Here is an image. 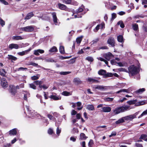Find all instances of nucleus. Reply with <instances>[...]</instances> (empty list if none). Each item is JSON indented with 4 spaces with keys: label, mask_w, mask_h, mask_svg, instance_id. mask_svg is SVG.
<instances>
[{
    "label": "nucleus",
    "mask_w": 147,
    "mask_h": 147,
    "mask_svg": "<svg viewBox=\"0 0 147 147\" xmlns=\"http://www.w3.org/2000/svg\"><path fill=\"white\" fill-rule=\"evenodd\" d=\"M128 72L132 75L134 76L138 73V69L134 65H131L128 68Z\"/></svg>",
    "instance_id": "f257e3e1"
},
{
    "label": "nucleus",
    "mask_w": 147,
    "mask_h": 147,
    "mask_svg": "<svg viewBox=\"0 0 147 147\" xmlns=\"http://www.w3.org/2000/svg\"><path fill=\"white\" fill-rule=\"evenodd\" d=\"M9 91L12 95H15L17 92L15 86L13 85H10L9 87Z\"/></svg>",
    "instance_id": "f03ea898"
},
{
    "label": "nucleus",
    "mask_w": 147,
    "mask_h": 147,
    "mask_svg": "<svg viewBox=\"0 0 147 147\" xmlns=\"http://www.w3.org/2000/svg\"><path fill=\"white\" fill-rule=\"evenodd\" d=\"M21 29L22 31L28 32H32L34 30V27L31 26L22 28Z\"/></svg>",
    "instance_id": "7ed1b4c3"
},
{
    "label": "nucleus",
    "mask_w": 147,
    "mask_h": 147,
    "mask_svg": "<svg viewBox=\"0 0 147 147\" xmlns=\"http://www.w3.org/2000/svg\"><path fill=\"white\" fill-rule=\"evenodd\" d=\"M138 113L137 112L135 113L133 115L125 117H124L123 118L124 120H132L133 119L136 118V116L137 115Z\"/></svg>",
    "instance_id": "20e7f679"
},
{
    "label": "nucleus",
    "mask_w": 147,
    "mask_h": 147,
    "mask_svg": "<svg viewBox=\"0 0 147 147\" xmlns=\"http://www.w3.org/2000/svg\"><path fill=\"white\" fill-rule=\"evenodd\" d=\"M1 85L4 88H6L8 86V84L5 78H2L1 81Z\"/></svg>",
    "instance_id": "39448f33"
},
{
    "label": "nucleus",
    "mask_w": 147,
    "mask_h": 147,
    "mask_svg": "<svg viewBox=\"0 0 147 147\" xmlns=\"http://www.w3.org/2000/svg\"><path fill=\"white\" fill-rule=\"evenodd\" d=\"M107 42L112 47L115 46V41L114 38L113 37H109L107 40Z\"/></svg>",
    "instance_id": "423d86ee"
},
{
    "label": "nucleus",
    "mask_w": 147,
    "mask_h": 147,
    "mask_svg": "<svg viewBox=\"0 0 147 147\" xmlns=\"http://www.w3.org/2000/svg\"><path fill=\"white\" fill-rule=\"evenodd\" d=\"M104 57L108 61L114 57L113 54L110 52H109L104 55Z\"/></svg>",
    "instance_id": "0eeeda50"
},
{
    "label": "nucleus",
    "mask_w": 147,
    "mask_h": 147,
    "mask_svg": "<svg viewBox=\"0 0 147 147\" xmlns=\"http://www.w3.org/2000/svg\"><path fill=\"white\" fill-rule=\"evenodd\" d=\"M94 88L95 89H98L101 90H105L107 89L106 86L99 85H95Z\"/></svg>",
    "instance_id": "6e6552de"
},
{
    "label": "nucleus",
    "mask_w": 147,
    "mask_h": 147,
    "mask_svg": "<svg viewBox=\"0 0 147 147\" xmlns=\"http://www.w3.org/2000/svg\"><path fill=\"white\" fill-rule=\"evenodd\" d=\"M19 48H20V46H19L18 45L16 44H11L9 46V48L11 49H18Z\"/></svg>",
    "instance_id": "1a4fd4ad"
},
{
    "label": "nucleus",
    "mask_w": 147,
    "mask_h": 147,
    "mask_svg": "<svg viewBox=\"0 0 147 147\" xmlns=\"http://www.w3.org/2000/svg\"><path fill=\"white\" fill-rule=\"evenodd\" d=\"M130 106L127 105H124L120 107L122 112H124L129 110Z\"/></svg>",
    "instance_id": "9d476101"
},
{
    "label": "nucleus",
    "mask_w": 147,
    "mask_h": 147,
    "mask_svg": "<svg viewBox=\"0 0 147 147\" xmlns=\"http://www.w3.org/2000/svg\"><path fill=\"white\" fill-rule=\"evenodd\" d=\"M44 53V51L42 49H38L34 51V54L36 55H39V53L42 54Z\"/></svg>",
    "instance_id": "9b49d317"
},
{
    "label": "nucleus",
    "mask_w": 147,
    "mask_h": 147,
    "mask_svg": "<svg viewBox=\"0 0 147 147\" xmlns=\"http://www.w3.org/2000/svg\"><path fill=\"white\" fill-rule=\"evenodd\" d=\"M111 108L109 107H104L102 108V111L104 112H109L111 111Z\"/></svg>",
    "instance_id": "f8f14e48"
},
{
    "label": "nucleus",
    "mask_w": 147,
    "mask_h": 147,
    "mask_svg": "<svg viewBox=\"0 0 147 147\" xmlns=\"http://www.w3.org/2000/svg\"><path fill=\"white\" fill-rule=\"evenodd\" d=\"M52 14L53 16V21L55 23V24L57 25L56 24L57 23V19L56 16V14L55 12H53Z\"/></svg>",
    "instance_id": "ddd939ff"
},
{
    "label": "nucleus",
    "mask_w": 147,
    "mask_h": 147,
    "mask_svg": "<svg viewBox=\"0 0 147 147\" xmlns=\"http://www.w3.org/2000/svg\"><path fill=\"white\" fill-rule=\"evenodd\" d=\"M122 112L120 107L117 108L115 109L113 111V113L115 115L117 114L120 113Z\"/></svg>",
    "instance_id": "4468645a"
},
{
    "label": "nucleus",
    "mask_w": 147,
    "mask_h": 147,
    "mask_svg": "<svg viewBox=\"0 0 147 147\" xmlns=\"http://www.w3.org/2000/svg\"><path fill=\"white\" fill-rule=\"evenodd\" d=\"M87 80L88 81L91 83H98L99 82V81L98 80L91 78H88Z\"/></svg>",
    "instance_id": "2eb2a0df"
},
{
    "label": "nucleus",
    "mask_w": 147,
    "mask_h": 147,
    "mask_svg": "<svg viewBox=\"0 0 147 147\" xmlns=\"http://www.w3.org/2000/svg\"><path fill=\"white\" fill-rule=\"evenodd\" d=\"M73 82L75 84H80L82 83V82L78 78H76L74 79Z\"/></svg>",
    "instance_id": "dca6fc26"
},
{
    "label": "nucleus",
    "mask_w": 147,
    "mask_h": 147,
    "mask_svg": "<svg viewBox=\"0 0 147 147\" xmlns=\"http://www.w3.org/2000/svg\"><path fill=\"white\" fill-rule=\"evenodd\" d=\"M87 137L83 133H81L80 135V137L79 140H86L87 138Z\"/></svg>",
    "instance_id": "f3484780"
},
{
    "label": "nucleus",
    "mask_w": 147,
    "mask_h": 147,
    "mask_svg": "<svg viewBox=\"0 0 147 147\" xmlns=\"http://www.w3.org/2000/svg\"><path fill=\"white\" fill-rule=\"evenodd\" d=\"M86 109L90 111L94 110V107L92 105H88L86 106Z\"/></svg>",
    "instance_id": "a211bd4d"
},
{
    "label": "nucleus",
    "mask_w": 147,
    "mask_h": 147,
    "mask_svg": "<svg viewBox=\"0 0 147 147\" xmlns=\"http://www.w3.org/2000/svg\"><path fill=\"white\" fill-rule=\"evenodd\" d=\"M34 14L32 12H31L28 13L24 18L25 20H28L30 19L31 17L34 16Z\"/></svg>",
    "instance_id": "6ab92c4d"
},
{
    "label": "nucleus",
    "mask_w": 147,
    "mask_h": 147,
    "mask_svg": "<svg viewBox=\"0 0 147 147\" xmlns=\"http://www.w3.org/2000/svg\"><path fill=\"white\" fill-rule=\"evenodd\" d=\"M76 104L77 106L78 107L77 108L78 110H80L83 108V106H81L82 104L81 102H78L76 103Z\"/></svg>",
    "instance_id": "aec40b11"
},
{
    "label": "nucleus",
    "mask_w": 147,
    "mask_h": 147,
    "mask_svg": "<svg viewBox=\"0 0 147 147\" xmlns=\"http://www.w3.org/2000/svg\"><path fill=\"white\" fill-rule=\"evenodd\" d=\"M58 5L59 8L61 9L64 10H65L67 8L66 6L64 4L61 3H59L58 4Z\"/></svg>",
    "instance_id": "412c9836"
},
{
    "label": "nucleus",
    "mask_w": 147,
    "mask_h": 147,
    "mask_svg": "<svg viewBox=\"0 0 147 147\" xmlns=\"http://www.w3.org/2000/svg\"><path fill=\"white\" fill-rule=\"evenodd\" d=\"M17 134L16 129L14 128L13 129L9 131V134L10 135H16Z\"/></svg>",
    "instance_id": "4be33fe9"
},
{
    "label": "nucleus",
    "mask_w": 147,
    "mask_h": 147,
    "mask_svg": "<svg viewBox=\"0 0 147 147\" xmlns=\"http://www.w3.org/2000/svg\"><path fill=\"white\" fill-rule=\"evenodd\" d=\"M49 98L53 99L55 100H57L61 99V98L60 97L53 95L50 96H49Z\"/></svg>",
    "instance_id": "5701e85b"
},
{
    "label": "nucleus",
    "mask_w": 147,
    "mask_h": 147,
    "mask_svg": "<svg viewBox=\"0 0 147 147\" xmlns=\"http://www.w3.org/2000/svg\"><path fill=\"white\" fill-rule=\"evenodd\" d=\"M12 39L14 40H18L23 39V38L21 36H14L12 37Z\"/></svg>",
    "instance_id": "b1692460"
},
{
    "label": "nucleus",
    "mask_w": 147,
    "mask_h": 147,
    "mask_svg": "<svg viewBox=\"0 0 147 147\" xmlns=\"http://www.w3.org/2000/svg\"><path fill=\"white\" fill-rule=\"evenodd\" d=\"M8 57H7L8 59L9 60H11L12 61L13 60V61H16L17 59V58L11 55H8Z\"/></svg>",
    "instance_id": "393cba45"
},
{
    "label": "nucleus",
    "mask_w": 147,
    "mask_h": 147,
    "mask_svg": "<svg viewBox=\"0 0 147 147\" xmlns=\"http://www.w3.org/2000/svg\"><path fill=\"white\" fill-rule=\"evenodd\" d=\"M106 73V71L103 69H101L99 70L98 72V74L100 75H104V76L105 75Z\"/></svg>",
    "instance_id": "a878e982"
},
{
    "label": "nucleus",
    "mask_w": 147,
    "mask_h": 147,
    "mask_svg": "<svg viewBox=\"0 0 147 147\" xmlns=\"http://www.w3.org/2000/svg\"><path fill=\"white\" fill-rule=\"evenodd\" d=\"M125 122L124 119L123 118H121L119 119L118 120L115 122L116 124H119L120 123H123Z\"/></svg>",
    "instance_id": "bb28decb"
},
{
    "label": "nucleus",
    "mask_w": 147,
    "mask_h": 147,
    "mask_svg": "<svg viewBox=\"0 0 147 147\" xmlns=\"http://www.w3.org/2000/svg\"><path fill=\"white\" fill-rule=\"evenodd\" d=\"M117 40L119 42H123V37L122 35H119L117 37Z\"/></svg>",
    "instance_id": "cd10ccee"
},
{
    "label": "nucleus",
    "mask_w": 147,
    "mask_h": 147,
    "mask_svg": "<svg viewBox=\"0 0 147 147\" xmlns=\"http://www.w3.org/2000/svg\"><path fill=\"white\" fill-rule=\"evenodd\" d=\"M122 92H126L127 93H129V91L128 89H122L121 90H120L116 92V93L118 94L120 93H121Z\"/></svg>",
    "instance_id": "c85d7f7f"
},
{
    "label": "nucleus",
    "mask_w": 147,
    "mask_h": 147,
    "mask_svg": "<svg viewBox=\"0 0 147 147\" xmlns=\"http://www.w3.org/2000/svg\"><path fill=\"white\" fill-rule=\"evenodd\" d=\"M49 52L50 53H52L53 52H56L57 51V49L55 47H53L51 48L49 51Z\"/></svg>",
    "instance_id": "c756f323"
},
{
    "label": "nucleus",
    "mask_w": 147,
    "mask_h": 147,
    "mask_svg": "<svg viewBox=\"0 0 147 147\" xmlns=\"http://www.w3.org/2000/svg\"><path fill=\"white\" fill-rule=\"evenodd\" d=\"M137 102V100H135L128 101L127 102V103L129 105H132L134 104Z\"/></svg>",
    "instance_id": "7c9ffc66"
},
{
    "label": "nucleus",
    "mask_w": 147,
    "mask_h": 147,
    "mask_svg": "<svg viewBox=\"0 0 147 147\" xmlns=\"http://www.w3.org/2000/svg\"><path fill=\"white\" fill-rule=\"evenodd\" d=\"M132 28L135 31H137L138 30V25L137 24H135L132 25Z\"/></svg>",
    "instance_id": "2f4dec72"
},
{
    "label": "nucleus",
    "mask_w": 147,
    "mask_h": 147,
    "mask_svg": "<svg viewBox=\"0 0 147 147\" xmlns=\"http://www.w3.org/2000/svg\"><path fill=\"white\" fill-rule=\"evenodd\" d=\"M40 76V75L38 74L36 76H32L31 77V79L33 80H36L38 79Z\"/></svg>",
    "instance_id": "473e14b6"
},
{
    "label": "nucleus",
    "mask_w": 147,
    "mask_h": 147,
    "mask_svg": "<svg viewBox=\"0 0 147 147\" xmlns=\"http://www.w3.org/2000/svg\"><path fill=\"white\" fill-rule=\"evenodd\" d=\"M83 11V9L82 8L79 7L78 9H77L76 11H75L74 13L78 14L82 12Z\"/></svg>",
    "instance_id": "72a5a7b5"
},
{
    "label": "nucleus",
    "mask_w": 147,
    "mask_h": 147,
    "mask_svg": "<svg viewBox=\"0 0 147 147\" xmlns=\"http://www.w3.org/2000/svg\"><path fill=\"white\" fill-rule=\"evenodd\" d=\"M145 90V89L144 88H140L139 89L135 92V93L136 94L138 93H141Z\"/></svg>",
    "instance_id": "f704fd0d"
},
{
    "label": "nucleus",
    "mask_w": 147,
    "mask_h": 147,
    "mask_svg": "<svg viewBox=\"0 0 147 147\" xmlns=\"http://www.w3.org/2000/svg\"><path fill=\"white\" fill-rule=\"evenodd\" d=\"M59 52L61 54H64L65 53V50L64 47L63 46H60L59 47Z\"/></svg>",
    "instance_id": "c9c22d12"
},
{
    "label": "nucleus",
    "mask_w": 147,
    "mask_h": 147,
    "mask_svg": "<svg viewBox=\"0 0 147 147\" xmlns=\"http://www.w3.org/2000/svg\"><path fill=\"white\" fill-rule=\"evenodd\" d=\"M6 72L4 69H0V75L1 76H4L5 75Z\"/></svg>",
    "instance_id": "e433bc0d"
},
{
    "label": "nucleus",
    "mask_w": 147,
    "mask_h": 147,
    "mask_svg": "<svg viewBox=\"0 0 147 147\" xmlns=\"http://www.w3.org/2000/svg\"><path fill=\"white\" fill-rule=\"evenodd\" d=\"M117 24L118 25H120V26L122 28H124L125 27L124 25L123 22L122 21H119Z\"/></svg>",
    "instance_id": "4c0bfd02"
},
{
    "label": "nucleus",
    "mask_w": 147,
    "mask_h": 147,
    "mask_svg": "<svg viewBox=\"0 0 147 147\" xmlns=\"http://www.w3.org/2000/svg\"><path fill=\"white\" fill-rule=\"evenodd\" d=\"M113 76V74L111 73H105V75L104 76V77L105 78L108 77H111Z\"/></svg>",
    "instance_id": "58836bf2"
},
{
    "label": "nucleus",
    "mask_w": 147,
    "mask_h": 147,
    "mask_svg": "<svg viewBox=\"0 0 147 147\" xmlns=\"http://www.w3.org/2000/svg\"><path fill=\"white\" fill-rule=\"evenodd\" d=\"M82 37L81 36L77 38L76 39V42L77 44H80L82 40Z\"/></svg>",
    "instance_id": "ea45409f"
},
{
    "label": "nucleus",
    "mask_w": 147,
    "mask_h": 147,
    "mask_svg": "<svg viewBox=\"0 0 147 147\" xmlns=\"http://www.w3.org/2000/svg\"><path fill=\"white\" fill-rule=\"evenodd\" d=\"M86 59L91 62L93 61L94 60L93 58L91 57H86Z\"/></svg>",
    "instance_id": "a19ab883"
},
{
    "label": "nucleus",
    "mask_w": 147,
    "mask_h": 147,
    "mask_svg": "<svg viewBox=\"0 0 147 147\" xmlns=\"http://www.w3.org/2000/svg\"><path fill=\"white\" fill-rule=\"evenodd\" d=\"M118 70L119 71L121 72V71H123V72H128V71L125 69L123 68H119L118 69Z\"/></svg>",
    "instance_id": "79ce46f5"
},
{
    "label": "nucleus",
    "mask_w": 147,
    "mask_h": 147,
    "mask_svg": "<svg viewBox=\"0 0 147 147\" xmlns=\"http://www.w3.org/2000/svg\"><path fill=\"white\" fill-rule=\"evenodd\" d=\"M46 61L48 62H56V61H55L54 60L51 58H49L47 59L46 60Z\"/></svg>",
    "instance_id": "37998d69"
},
{
    "label": "nucleus",
    "mask_w": 147,
    "mask_h": 147,
    "mask_svg": "<svg viewBox=\"0 0 147 147\" xmlns=\"http://www.w3.org/2000/svg\"><path fill=\"white\" fill-rule=\"evenodd\" d=\"M147 137V135L146 134H142L141 135L140 138V139L144 140L147 141V140H145L146 138Z\"/></svg>",
    "instance_id": "c03bdc74"
},
{
    "label": "nucleus",
    "mask_w": 147,
    "mask_h": 147,
    "mask_svg": "<svg viewBox=\"0 0 147 147\" xmlns=\"http://www.w3.org/2000/svg\"><path fill=\"white\" fill-rule=\"evenodd\" d=\"M64 3L67 4H70L71 3L72 0H62Z\"/></svg>",
    "instance_id": "a18cd8bd"
},
{
    "label": "nucleus",
    "mask_w": 147,
    "mask_h": 147,
    "mask_svg": "<svg viewBox=\"0 0 147 147\" xmlns=\"http://www.w3.org/2000/svg\"><path fill=\"white\" fill-rule=\"evenodd\" d=\"M34 83L36 84V85H39L42 83V82L41 81H36L34 82Z\"/></svg>",
    "instance_id": "49530a36"
},
{
    "label": "nucleus",
    "mask_w": 147,
    "mask_h": 147,
    "mask_svg": "<svg viewBox=\"0 0 147 147\" xmlns=\"http://www.w3.org/2000/svg\"><path fill=\"white\" fill-rule=\"evenodd\" d=\"M0 24L2 26H3L5 24L4 21L0 17Z\"/></svg>",
    "instance_id": "de8ad7c7"
},
{
    "label": "nucleus",
    "mask_w": 147,
    "mask_h": 147,
    "mask_svg": "<svg viewBox=\"0 0 147 147\" xmlns=\"http://www.w3.org/2000/svg\"><path fill=\"white\" fill-rule=\"evenodd\" d=\"M27 53H26V51H23L22 52H19L18 53V54L20 56H23L25 55V54H26Z\"/></svg>",
    "instance_id": "09e8293b"
},
{
    "label": "nucleus",
    "mask_w": 147,
    "mask_h": 147,
    "mask_svg": "<svg viewBox=\"0 0 147 147\" xmlns=\"http://www.w3.org/2000/svg\"><path fill=\"white\" fill-rule=\"evenodd\" d=\"M29 87L34 89H36V86L33 84L32 83L29 84Z\"/></svg>",
    "instance_id": "8fccbe9b"
},
{
    "label": "nucleus",
    "mask_w": 147,
    "mask_h": 147,
    "mask_svg": "<svg viewBox=\"0 0 147 147\" xmlns=\"http://www.w3.org/2000/svg\"><path fill=\"white\" fill-rule=\"evenodd\" d=\"M62 94L66 96H67L70 95V93L66 91H64L62 93Z\"/></svg>",
    "instance_id": "3c124183"
},
{
    "label": "nucleus",
    "mask_w": 147,
    "mask_h": 147,
    "mask_svg": "<svg viewBox=\"0 0 147 147\" xmlns=\"http://www.w3.org/2000/svg\"><path fill=\"white\" fill-rule=\"evenodd\" d=\"M26 64L28 65H33L34 66H37L38 65V64H37V63H32V62H30Z\"/></svg>",
    "instance_id": "603ef678"
},
{
    "label": "nucleus",
    "mask_w": 147,
    "mask_h": 147,
    "mask_svg": "<svg viewBox=\"0 0 147 147\" xmlns=\"http://www.w3.org/2000/svg\"><path fill=\"white\" fill-rule=\"evenodd\" d=\"M70 72L69 71H65V72H60V74L61 75H66L67 74H68L70 73Z\"/></svg>",
    "instance_id": "864d4df0"
},
{
    "label": "nucleus",
    "mask_w": 147,
    "mask_h": 147,
    "mask_svg": "<svg viewBox=\"0 0 147 147\" xmlns=\"http://www.w3.org/2000/svg\"><path fill=\"white\" fill-rule=\"evenodd\" d=\"M111 63L112 65H115L116 64H117L118 62H116L115 60L113 59L111 61Z\"/></svg>",
    "instance_id": "5fc2aeb1"
},
{
    "label": "nucleus",
    "mask_w": 147,
    "mask_h": 147,
    "mask_svg": "<svg viewBox=\"0 0 147 147\" xmlns=\"http://www.w3.org/2000/svg\"><path fill=\"white\" fill-rule=\"evenodd\" d=\"M85 14V13H81V15L80 16H79V15H75L74 16V17L75 18H81L82 17V16L84 15V14Z\"/></svg>",
    "instance_id": "6e6d98bb"
},
{
    "label": "nucleus",
    "mask_w": 147,
    "mask_h": 147,
    "mask_svg": "<svg viewBox=\"0 0 147 147\" xmlns=\"http://www.w3.org/2000/svg\"><path fill=\"white\" fill-rule=\"evenodd\" d=\"M127 99L125 98H123L122 99H120L118 101V102H122L124 100H126Z\"/></svg>",
    "instance_id": "4d7b16f0"
},
{
    "label": "nucleus",
    "mask_w": 147,
    "mask_h": 147,
    "mask_svg": "<svg viewBox=\"0 0 147 147\" xmlns=\"http://www.w3.org/2000/svg\"><path fill=\"white\" fill-rule=\"evenodd\" d=\"M113 100V98H105V100L106 101H112Z\"/></svg>",
    "instance_id": "13d9d810"
},
{
    "label": "nucleus",
    "mask_w": 147,
    "mask_h": 147,
    "mask_svg": "<svg viewBox=\"0 0 147 147\" xmlns=\"http://www.w3.org/2000/svg\"><path fill=\"white\" fill-rule=\"evenodd\" d=\"M100 26V25L99 24L97 25L95 28L94 29V31L96 32H97L99 29Z\"/></svg>",
    "instance_id": "bf43d9fd"
},
{
    "label": "nucleus",
    "mask_w": 147,
    "mask_h": 147,
    "mask_svg": "<svg viewBox=\"0 0 147 147\" xmlns=\"http://www.w3.org/2000/svg\"><path fill=\"white\" fill-rule=\"evenodd\" d=\"M117 133L115 131H113L112 132L110 135L109 136V137H111L113 136H115L116 135Z\"/></svg>",
    "instance_id": "052dcab7"
},
{
    "label": "nucleus",
    "mask_w": 147,
    "mask_h": 147,
    "mask_svg": "<svg viewBox=\"0 0 147 147\" xmlns=\"http://www.w3.org/2000/svg\"><path fill=\"white\" fill-rule=\"evenodd\" d=\"M93 144V141L92 140H90L88 143L89 146L90 147L92 146Z\"/></svg>",
    "instance_id": "680f3d73"
},
{
    "label": "nucleus",
    "mask_w": 147,
    "mask_h": 147,
    "mask_svg": "<svg viewBox=\"0 0 147 147\" xmlns=\"http://www.w3.org/2000/svg\"><path fill=\"white\" fill-rule=\"evenodd\" d=\"M29 95H30V94L29 93H27V94H24V99L25 100L27 101V96H29Z\"/></svg>",
    "instance_id": "e2e57ef3"
},
{
    "label": "nucleus",
    "mask_w": 147,
    "mask_h": 147,
    "mask_svg": "<svg viewBox=\"0 0 147 147\" xmlns=\"http://www.w3.org/2000/svg\"><path fill=\"white\" fill-rule=\"evenodd\" d=\"M145 103L144 101L140 102H139L137 103L136 105L137 106H140L145 104Z\"/></svg>",
    "instance_id": "0e129e2a"
},
{
    "label": "nucleus",
    "mask_w": 147,
    "mask_h": 147,
    "mask_svg": "<svg viewBox=\"0 0 147 147\" xmlns=\"http://www.w3.org/2000/svg\"><path fill=\"white\" fill-rule=\"evenodd\" d=\"M72 132L73 134L76 133H78V130L77 129L74 128L73 129Z\"/></svg>",
    "instance_id": "69168bd1"
},
{
    "label": "nucleus",
    "mask_w": 147,
    "mask_h": 147,
    "mask_svg": "<svg viewBox=\"0 0 147 147\" xmlns=\"http://www.w3.org/2000/svg\"><path fill=\"white\" fill-rule=\"evenodd\" d=\"M117 17L116 14L115 13H113L112 14V19L113 20Z\"/></svg>",
    "instance_id": "338daca9"
},
{
    "label": "nucleus",
    "mask_w": 147,
    "mask_h": 147,
    "mask_svg": "<svg viewBox=\"0 0 147 147\" xmlns=\"http://www.w3.org/2000/svg\"><path fill=\"white\" fill-rule=\"evenodd\" d=\"M48 132L49 134H51L53 133V130L52 129L50 128L49 129Z\"/></svg>",
    "instance_id": "774afa93"
}]
</instances>
